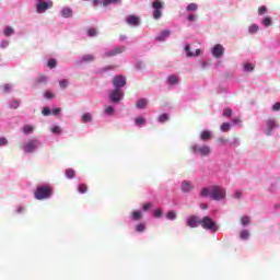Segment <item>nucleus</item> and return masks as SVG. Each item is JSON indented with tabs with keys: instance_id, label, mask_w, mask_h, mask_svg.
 I'll use <instances>...</instances> for the list:
<instances>
[{
	"instance_id": "21",
	"label": "nucleus",
	"mask_w": 280,
	"mask_h": 280,
	"mask_svg": "<svg viewBox=\"0 0 280 280\" xmlns=\"http://www.w3.org/2000/svg\"><path fill=\"white\" fill-rule=\"evenodd\" d=\"M171 35H172V31L164 30L160 32V34L155 37V42L163 43L165 39L170 38Z\"/></svg>"
},
{
	"instance_id": "40",
	"label": "nucleus",
	"mask_w": 280,
	"mask_h": 280,
	"mask_svg": "<svg viewBox=\"0 0 280 280\" xmlns=\"http://www.w3.org/2000/svg\"><path fill=\"white\" fill-rule=\"evenodd\" d=\"M196 10H198V4L197 3H189L186 7V12H196Z\"/></svg>"
},
{
	"instance_id": "49",
	"label": "nucleus",
	"mask_w": 280,
	"mask_h": 280,
	"mask_svg": "<svg viewBox=\"0 0 280 280\" xmlns=\"http://www.w3.org/2000/svg\"><path fill=\"white\" fill-rule=\"evenodd\" d=\"M42 115H44V117H49V115H51V108L47 106L43 107Z\"/></svg>"
},
{
	"instance_id": "11",
	"label": "nucleus",
	"mask_w": 280,
	"mask_h": 280,
	"mask_svg": "<svg viewBox=\"0 0 280 280\" xmlns=\"http://www.w3.org/2000/svg\"><path fill=\"white\" fill-rule=\"evenodd\" d=\"M277 128H278L277 120L275 118H269L266 121L265 135L267 137H272V135H275V130H277Z\"/></svg>"
},
{
	"instance_id": "5",
	"label": "nucleus",
	"mask_w": 280,
	"mask_h": 280,
	"mask_svg": "<svg viewBox=\"0 0 280 280\" xmlns=\"http://www.w3.org/2000/svg\"><path fill=\"white\" fill-rule=\"evenodd\" d=\"M163 1L161 0H153L152 2V16L155 21H159L163 18Z\"/></svg>"
},
{
	"instance_id": "10",
	"label": "nucleus",
	"mask_w": 280,
	"mask_h": 280,
	"mask_svg": "<svg viewBox=\"0 0 280 280\" xmlns=\"http://www.w3.org/2000/svg\"><path fill=\"white\" fill-rule=\"evenodd\" d=\"M49 84V75L47 74H39L33 81L34 89H40L43 86H47Z\"/></svg>"
},
{
	"instance_id": "24",
	"label": "nucleus",
	"mask_w": 280,
	"mask_h": 280,
	"mask_svg": "<svg viewBox=\"0 0 280 280\" xmlns=\"http://www.w3.org/2000/svg\"><path fill=\"white\" fill-rule=\"evenodd\" d=\"M194 189V184L187 180H184L182 183V191H184L185 194L192 191Z\"/></svg>"
},
{
	"instance_id": "4",
	"label": "nucleus",
	"mask_w": 280,
	"mask_h": 280,
	"mask_svg": "<svg viewBox=\"0 0 280 280\" xmlns=\"http://www.w3.org/2000/svg\"><path fill=\"white\" fill-rule=\"evenodd\" d=\"M40 145H43V142L39 139L34 138L23 145V151L25 154H33V152L37 151Z\"/></svg>"
},
{
	"instance_id": "32",
	"label": "nucleus",
	"mask_w": 280,
	"mask_h": 280,
	"mask_svg": "<svg viewBox=\"0 0 280 280\" xmlns=\"http://www.w3.org/2000/svg\"><path fill=\"white\" fill-rule=\"evenodd\" d=\"M47 67L48 69H56L58 67V60L56 58H49L47 60Z\"/></svg>"
},
{
	"instance_id": "56",
	"label": "nucleus",
	"mask_w": 280,
	"mask_h": 280,
	"mask_svg": "<svg viewBox=\"0 0 280 280\" xmlns=\"http://www.w3.org/2000/svg\"><path fill=\"white\" fill-rule=\"evenodd\" d=\"M78 189H79L80 194H86V191H88V187L84 184H80Z\"/></svg>"
},
{
	"instance_id": "47",
	"label": "nucleus",
	"mask_w": 280,
	"mask_h": 280,
	"mask_svg": "<svg viewBox=\"0 0 280 280\" xmlns=\"http://www.w3.org/2000/svg\"><path fill=\"white\" fill-rule=\"evenodd\" d=\"M88 36H89V38H95V36H97V30L89 28L88 30Z\"/></svg>"
},
{
	"instance_id": "9",
	"label": "nucleus",
	"mask_w": 280,
	"mask_h": 280,
	"mask_svg": "<svg viewBox=\"0 0 280 280\" xmlns=\"http://www.w3.org/2000/svg\"><path fill=\"white\" fill-rule=\"evenodd\" d=\"M91 62H95V55L85 54V55L79 57L74 61V65H75V67H83V65H90Z\"/></svg>"
},
{
	"instance_id": "27",
	"label": "nucleus",
	"mask_w": 280,
	"mask_h": 280,
	"mask_svg": "<svg viewBox=\"0 0 280 280\" xmlns=\"http://www.w3.org/2000/svg\"><path fill=\"white\" fill-rule=\"evenodd\" d=\"M15 34V31H14V27L10 26V25H7L3 30V35L7 37V38H10V36H14Z\"/></svg>"
},
{
	"instance_id": "16",
	"label": "nucleus",
	"mask_w": 280,
	"mask_h": 280,
	"mask_svg": "<svg viewBox=\"0 0 280 280\" xmlns=\"http://www.w3.org/2000/svg\"><path fill=\"white\" fill-rule=\"evenodd\" d=\"M184 51H185L187 58H196V57L202 55V49H200V48H197L195 52L191 51V45H189V44H186L184 46Z\"/></svg>"
},
{
	"instance_id": "19",
	"label": "nucleus",
	"mask_w": 280,
	"mask_h": 280,
	"mask_svg": "<svg viewBox=\"0 0 280 280\" xmlns=\"http://www.w3.org/2000/svg\"><path fill=\"white\" fill-rule=\"evenodd\" d=\"M199 139L203 143H207L208 141H211V139H213V131H211L209 129L201 130L200 133H199Z\"/></svg>"
},
{
	"instance_id": "55",
	"label": "nucleus",
	"mask_w": 280,
	"mask_h": 280,
	"mask_svg": "<svg viewBox=\"0 0 280 280\" xmlns=\"http://www.w3.org/2000/svg\"><path fill=\"white\" fill-rule=\"evenodd\" d=\"M223 117H233V109L231 108L223 109Z\"/></svg>"
},
{
	"instance_id": "52",
	"label": "nucleus",
	"mask_w": 280,
	"mask_h": 280,
	"mask_svg": "<svg viewBox=\"0 0 280 280\" xmlns=\"http://www.w3.org/2000/svg\"><path fill=\"white\" fill-rule=\"evenodd\" d=\"M136 231H137V233H143V231H145V224H143V223L137 224Z\"/></svg>"
},
{
	"instance_id": "59",
	"label": "nucleus",
	"mask_w": 280,
	"mask_h": 280,
	"mask_svg": "<svg viewBox=\"0 0 280 280\" xmlns=\"http://www.w3.org/2000/svg\"><path fill=\"white\" fill-rule=\"evenodd\" d=\"M8 145V138L0 137V148H5Z\"/></svg>"
},
{
	"instance_id": "45",
	"label": "nucleus",
	"mask_w": 280,
	"mask_h": 280,
	"mask_svg": "<svg viewBox=\"0 0 280 280\" xmlns=\"http://www.w3.org/2000/svg\"><path fill=\"white\" fill-rule=\"evenodd\" d=\"M135 67L137 71H143V69H145V63L143 61H137Z\"/></svg>"
},
{
	"instance_id": "1",
	"label": "nucleus",
	"mask_w": 280,
	"mask_h": 280,
	"mask_svg": "<svg viewBox=\"0 0 280 280\" xmlns=\"http://www.w3.org/2000/svg\"><path fill=\"white\" fill-rule=\"evenodd\" d=\"M190 154L205 159L211 156V147L208 144L194 143L189 147Z\"/></svg>"
},
{
	"instance_id": "33",
	"label": "nucleus",
	"mask_w": 280,
	"mask_h": 280,
	"mask_svg": "<svg viewBox=\"0 0 280 280\" xmlns=\"http://www.w3.org/2000/svg\"><path fill=\"white\" fill-rule=\"evenodd\" d=\"M19 106H21V101L16 98H13L9 102V108H12L15 110L16 108H19Z\"/></svg>"
},
{
	"instance_id": "39",
	"label": "nucleus",
	"mask_w": 280,
	"mask_h": 280,
	"mask_svg": "<svg viewBox=\"0 0 280 280\" xmlns=\"http://www.w3.org/2000/svg\"><path fill=\"white\" fill-rule=\"evenodd\" d=\"M186 21H188V23H196V21H198V15L196 13H188Z\"/></svg>"
},
{
	"instance_id": "34",
	"label": "nucleus",
	"mask_w": 280,
	"mask_h": 280,
	"mask_svg": "<svg viewBox=\"0 0 280 280\" xmlns=\"http://www.w3.org/2000/svg\"><path fill=\"white\" fill-rule=\"evenodd\" d=\"M159 124H165V121H170V114L163 113L158 118Z\"/></svg>"
},
{
	"instance_id": "57",
	"label": "nucleus",
	"mask_w": 280,
	"mask_h": 280,
	"mask_svg": "<svg viewBox=\"0 0 280 280\" xmlns=\"http://www.w3.org/2000/svg\"><path fill=\"white\" fill-rule=\"evenodd\" d=\"M3 92L4 93H12V84L7 83L3 85Z\"/></svg>"
},
{
	"instance_id": "42",
	"label": "nucleus",
	"mask_w": 280,
	"mask_h": 280,
	"mask_svg": "<svg viewBox=\"0 0 280 280\" xmlns=\"http://www.w3.org/2000/svg\"><path fill=\"white\" fill-rule=\"evenodd\" d=\"M54 97H56V94H54V92H51V90H46L44 92L45 100H54Z\"/></svg>"
},
{
	"instance_id": "18",
	"label": "nucleus",
	"mask_w": 280,
	"mask_h": 280,
	"mask_svg": "<svg viewBox=\"0 0 280 280\" xmlns=\"http://www.w3.org/2000/svg\"><path fill=\"white\" fill-rule=\"evenodd\" d=\"M60 19H73V9L71 7H62L59 11Z\"/></svg>"
},
{
	"instance_id": "14",
	"label": "nucleus",
	"mask_w": 280,
	"mask_h": 280,
	"mask_svg": "<svg viewBox=\"0 0 280 280\" xmlns=\"http://www.w3.org/2000/svg\"><path fill=\"white\" fill-rule=\"evenodd\" d=\"M125 21L127 25H130V27H139V25H141V18L136 14L127 15Z\"/></svg>"
},
{
	"instance_id": "2",
	"label": "nucleus",
	"mask_w": 280,
	"mask_h": 280,
	"mask_svg": "<svg viewBox=\"0 0 280 280\" xmlns=\"http://www.w3.org/2000/svg\"><path fill=\"white\" fill-rule=\"evenodd\" d=\"M54 196V187L50 185L38 186L34 192V198L36 200H47Z\"/></svg>"
},
{
	"instance_id": "25",
	"label": "nucleus",
	"mask_w": 280,
	"mask_h": 280,
	"mask_svg": "<svg viewBox=\"0 0 280 280\" xmlns=\"http://www.w3.org/2000/svg\"><path fill=\"white\" fill-rule=\"evenodd\" d=\"M81 121L82 124H91V121H93V114L90 112L83 113L81 116Z\"/></svg>"
},
{
	"instance_id": "6",
	"label": "nucleus",
	"mask_w": 280,
	"mask_h": 280,
	"mask_svg": "<svg viewBox=\"0 0 280 280\" xmlns=\"http://www.w3.org/2000/svg\"><path fill=\"white\" fill-rule=\"evenodd\" d=\"M35 10L37 14H45L47 10H50V8H54V2L51 0H35Z\"/></svg>"
},
{
	"instance_id": "36",
	"label": "nucleus",
	"mask_w": 280,
	"mask_h": 280,
	"mask_svg": "<svg viewBox=\"0 0 280 280\" xmlns=\"http://www.w3.org/2000/svg\"><path fill=\"white\" fill-rule=\"evenodd\" d=\"M242 145V142L240 140V138H233L230 141V148H240Z\"/></svg>"
},
{
	"instance_id": "35",
	"label": "nucleus",
	"mask_w": 280,
	"mask_h": 280,
	"mask_svg": "<svg viewBox=\"0 0 280 280\" xmlns=\"http://www.w3.org/2000/svg\"><path fill=\"white\" fill-rule=\"evenodd\" d=\"M243 70L245 71V73H250V71L255 70V66L250 62H245L243 65Z\"/></svg>"
},
{
	"instance_id": "54",
	"label": "nucleus",
	"mask_w": 280,
	"mask_h": 280,
	"mask_svg": "<svg viewBox=\"0 0 280 280\" xmlns=\"http://www.w3.org/2000/svg\"><path fill=\"white\" fill-rule=\"evenodd\" d=\"M121 0H105L104 8H108V5H113V3H120Z\"/></svg>"
},
{
	"instance_id": "46",
	"label": "nucleus",
	"mask_w": 280,
	"mask_h": 280,
	"mask_svg": "<svg viewBox=\"0 0 280 280\" xmlns=\"http://www.w3.org/2000/svg\"><path fill=\"white\" fill-rule=\"evenodd\" d=\"M240 237L241 240H248V237H250V233L248 232V230H243L241 231Z\"/></svg>"
},
{
	"instance_id": "23",
	"label": "nucleus",
	"mask_w": 280,
	"mask_h": 280,
	"mask_svg": "<svg viewBox=\"0 0 280 280\" xmlns=\"http://www.w3.org/2000/svg\"><path fill=\"white\" fill-rule=\"evenodd\" d=\"M136 108H138V110H143L148 108V98L145 97L139 98L136 103Z\"/></svg>"
},
{
	"instance_id": "64",
	"label": "nucleus",
	"mask_w": 280,
	"mask_h": 280,
	"mask_svg": "<svg viewBox=\"0 0 280 280\" xmlns=\"http://www.w3.org/2000/svg\"><path fill=\"white\" fill-rule=\"evenodd\" d=\"M219 142L221 143V145H226V143L230 144L231 141H229V139H225V138H220Z\"/></svg>"
},
{
	"instance_id": "61",
	"label": "nucleus",
	"mask_w": 280,
	"mask_h": 280,
	"mask_svg": "<svg viewBox=\"0 0 280 280\" xmlns=\"http://www.w3.org/2000/svg\"><path fill=\"white\" fill-rule=\"evenodd\" d=\"M271 110H273V113H278V110H280V102L275 103Z\"/></svg>"
},
{
	"instance_id": "7",
	"label": "nucleus",
	"mask_w": 280,
	"mask_h": 280,
	"mask_svg": "<svg viewBox=\"0 0 280 280\" xmlns=\"http://www.w3.org/2000/svg\"><path fill=\"white\" fill-rule=\"evenodd\" d=\"M200 226H202L206 231H212L213 233L218 231V224H215L213 219L210 217H203L200 221Z\"/></svg>"
},
{
	"instance_id": "31",
	"label": "nucleus",
	"mask_w": 280,
	"mask_h": 280,
	"mask_svg": "<svg viewBox=\"0 0 280 280\" xmlns=\"http://www.w3.org/2000/svg\"><path fill=\"white\" fill-rule=\"evenodd\" d=\"M135 124H136V126H138V128H141V127L145 126L147 121L143 116H138L135 118Z\"/></svg>"
},
{
	"instance_id": "43",
	"label": "nucleus",
	"mask_w": 280,
	"mask_h": 280,
	"mask_svg": "<svg viewBox=\"0 0 280 280\" xmlns=\"http://www.w3.org/2000/svg\"><path fill=\"white\" fill-rule=\"evenodd\" d=\"M257 32H259V25H257V24H252V25L248 27V33H249V34H257Z\"/></svg>"
},
{
	"instance_id": "51",
	"label": "nucleus",
	"mask_w": 280,
	"mask_h": 280,
	"mask_svg": "<svg viewBox=\"0 0 280 280\" xmlns=\"http://www.w3.org/2000/svg\"><path fill=\"white\" fill-rule=\"evenodd\" d=\"M61 113H62V109L60 107H54L51 109V115H54L55 117L60 116Z\"/></svg>"
},
{
	"instance_id": "28",
	"label": "nucleus",
	"mask_w": 280,
	"mask_h": 280,
	"mask_svg": "<svg viewBox=\"0 0 280 280\" xmlns=\"http://www.w3.org/2000/svg\"><path fill=\"white\" fill-rule=\"evenodd\" d=\"M260 23L264 27H270L272 25V18L270 15L264 16Z\"/></svg>"
},
{
	"instance_id": "62",
	"label": "nucleus",
	"mask_w": 280,
	"mask_h": 280,
	"mask_svg": "<svg viewBox=\"0 0 280 280\" xmlns=\"http://www.w3.org/2000/svg\"><path fill=\"white\" fill-rule=\"evenodd\" d=\"M154 218H162V215H163V210H161V209H156L155 211H154Z\"/></svg>"
},
{
	"instance_id": "37",
	"label": "nucleus",
	"mask_w": 280,
	"mask_h": 280,
	"mask_svg": "<svg viewBox=\"0 0 280 280\" xmlns=\"http://www.w3.org/2000/svg\"><path fill=\"white\" fill-rule=\"evenodd\" d=\"M59 88L61 91H66V89H69V81L67 79L59 80Z\"/></svg>"
},
{
	"instance_id": "48",
	"label": "nucleus",
	"mask_w": 280,
	"mask_h": 280,
	"mask_svg": "<svg viewBox=\"0 0 280 280\" xmlns=\"http://www.w3.org/2000/svg\"><path fill=\"white\" fill-rule=\"evenodd\" d=\"M177 215L176 212L174 210H171L166 213V219L167 220H176Z\"/></svg>"
},
{
	"instance_id": "15",
	"label": "nucleus",
	"mask_w": 280,
	"mask_h": 280,
	"mask_svg": "<svg viewBox=\"0 0 280 280\" xmlns=\"http://www.w3.org/2000/svg\"><path fill=\"white\" fill-rule=\"evenodd\" d=\"M126 51L125 46L115 47L110 50H106L104 52V58H113V56H119V54H124Z\"/></svg>"
},
{
	"instance_id": "22",
	"label": "nucleus",
	"mask_w": 280,
	"mask_h": 280,
	"mask_svg": "<svg viewBox=\"0 0 280 280\" xmlns=\"http://www.w3.org/2000/svg\"><path fill=\"white\" fill-rule=\"evenodd\" d=\"M201 198H209L213 196V186L201 188L200 190Z\"/></svg>"
},
{
	"instance_id": "8",
	"label": "nucleus",
	"mask_w": 280,
	"mask_h": 280,
	"mask_svg": "<svg viewBox=\"0 0 280 280\" xmlns=\"http://www.w3.org/2000/svg\"><path fill=\"white\" fill-rule=\"evenodd\" d=\"M112 84L114 89L118 91H124V88L126 86V84H128V81L126 80L125 75L117 74L113 78Z\"/></svg>"
},
{
	"instance_id": "30",
	"label": "nucleus",
	"mask_w": 280,
	"mask_h": 280,
	"mask_svg": "<svg viewBox=\"0 0 280 280\" xmlns=\"http://www.w3.org/2000/svg\"><path fill=\"white\" fill-rule=\"evenodd\" d=\"M108 71H115V66H105L103 68H100L97 70V73H100L101 75H104V73H108Z\"/></svg>"
},
{
	"instance_id": "13",
	"label": "nucleus",
	"mask_w": 280,
	"mask_h": 280,
	"mask_svg": "<svg viewBox=\"0 0 280 280\" xmlns=\"http://www.w3.org/2000/svg\"><path fill=\"white\" fill-rule=\"evenodd\" d=\"M213 58L220 60L224 56V46L222 44H215L210 50Z\"/></svg>"
},
{
	"instance_id": "58",
	"label": "nucleus",
	"mask_w": 280,
	"mask_h": 280,
	"mask_svg": "<svg viewBox=\"0 0 280 280\" xmlns=\"http://www.w3.org/2000/svg\"><path fill=\"white\" fill-rule=\"evenodd\" d=\"M65 176H75V170L67 168L65 172Z\"/></svg>"
},
{
	"instance_id": "26",
	"label": "nucleus",
	"mask_w": 280,
	"mask_h": 280,
	"mask_svg": "<svg viewBox=\"0 0 280 280\" xmlns=\"http://www.w3.org/2000/svg\"><path fill=\"white\" fill-rule=\"evenodd\" d=\"M180 83V79H178V77L174 75V74H170L167 77V84H170V86H176V84Z\"/></svg>"
},
{
	"instance_id": "60",
	"label": "nucleus",
	"mask_w": 280,
	"mask_h": 280,
	"mask_svg": "<svg viewBox=\"0 0 280 280\" xmlns=\"http://www.w3.org/2000/svg\"><path fill=\"white\" fill-rule=\"evenodd\" d=\"M132 217H133V220L139 221V220H141V212L133 211Z\"/></svg>"
},
{
	"instance_id": "17",
	"label": "nucleus",
	"mask_w": 280,
	"mask_h": 280,
	"mask_svg": "<svg viewBox=\"0 0 280 280\" xmlns=\"http://www.w3.org/2000/svg\"><path fill=\"white\" fill-rule=\"evenodd\" d=\"M115 113H117L115 105H105L101 115L104 119H108V117H115Z\"/></svg>"
},
{
	"instance_id": "29",
	"label": "nucleus",
	"mask_w": 280,
	"mask_h": 280,
	"mask_svg": "<svg viewBox=\"0 0 280 280\" xmlns=\"http://www.w3.org/2000/svg\"><path fill=\"white\" fill-rule=\"evenodd\" d=\"M231 128H233V124H231L230 121H225L220 126L221 132H230Z\"/></svg>"
},
{
	"instance_id": "20",
	"label": "nucleus",
	"mask_w": 280,
	"mask_h": 280,
	"mask_svg": "<svg viewBox=\"0 0 280 280\" xmlns=\"http://www.w3.org/2000/svg\"><path fill=\"white\" fill-rule=\"evenodd\" d=\"M201 219L196 215H190L187 218L186 224L189 226V229H196L197 226H200Z\"/></svg>"
},
{
	"instance_id": "50",
	"label": "nucleus",
	"mask_w": 280,
	"mask_h": 280,
	"mask_svg": "<svg viewBox=\"0 0 280 280\" xmlns=\"http://www.w3.org/2000/svg\"><path fill=\"white\" fill-rule=\"evenodd\" d=\"M8 47H10V40H8V39H2V40L0 42V48H1V49H8Z\"/></svg>"
},
{
	"instance_id": "44",
	"label": "nucleus",
	"mask_w": 280,
	"mask_h": 280,
	"mask_svg": "<svg viewBox=\"0 0 280 280\" xmlns=\"http://www.w3.org/2000/svg\"><path fill=\"white\" fill-rule=\"evenodd\" d=\"M268 13V7L267 5H261L258 8V15L264 16V14Z\"/></svg>"
},
{
	"instance_id": "53",
	"label": "nucleus",
	"mask_w": 280,
	"mask_h": 280,
	"mask_svg": "<svg viewBox=\"0 0 280 280\" xmlns=\"http://www.w3.org/2000/svg\"><path fill=\"white\" fill-rule=\"evenodd\" d=\"M241 224H242L243 226H246V225L250 224V217H243V218L241 219Z\"/></svg>"
},
{
	"instance_id": "38",
	"label": "nucleus",
	"mask_w": 280,
	"mask_h": 280,
	"mask_svg": "<svg viewBox=\"0 0 280 280\" xmlns=\"http://www.w3.org/2000/svg\"><path fill=\"white\" fill-rule=\"evenodd\" d=\"M50 132H52V135H62V128L59 125H54L50 128Z\"/></svg>"
},
{
	"instance_id": "41",
	"label": "nucleus",
	"mask_w": 280,
	"mask_h": 280,
	"mask_svg": "<svg viewBox=\"0 0 280 280\" xmlns=\"http://www.w3.org/2000/svg\"><path fill=\"white\" fill-rule=\"evenodd\" d=\"M23 132L24 135H32V132H34V127L32 125H24Z\"/></svg>"
},
{
	"instance_id": "12",
	"label": "nucleus",
	"mask_w": 280,
	"mask_h": 280,
	"mask_svg": "<svg viewBox=\"0 0 280 280\" xmlns=\"http://www.w3.org/2000/svg\"><path fill=\"white\" fill-rule=\"evenodd\" d=\"M226 198V191L220 186H212V200H224Z\"/></svg>"
},
{
	"instance_id": "63",
	"label": "nucleus",
	"mask_w": 280,
	"mask_h": 280,
	"mask_svg": "<svg viewBox=\"0 0 280 280\" xmlns=\"http://www.w3.org/2000/svg\"><path fill=\"white\" fill-rule=\"evenodd\" d=\"M217 93H218L219 95L222 94V93H228V90H226V88L219 86V88L217 89Z\"/></svg>"
},
{
	"instance_id": "3",
	"label": "nucleus",
	"mask_w": 280,
	"mask_h": 280,
	"mask_svg": "<svg viewBox=\"0 0 280 280\" xmlns=\"http://www.w3.org/2000/svg\"><path fill=\"white\" fill-rule=\"evenodd\" d=\"M124 97H126L124 90L113 89L108 92L109 104H121V102H124Z\"/></svg>"
}]
</instances>
